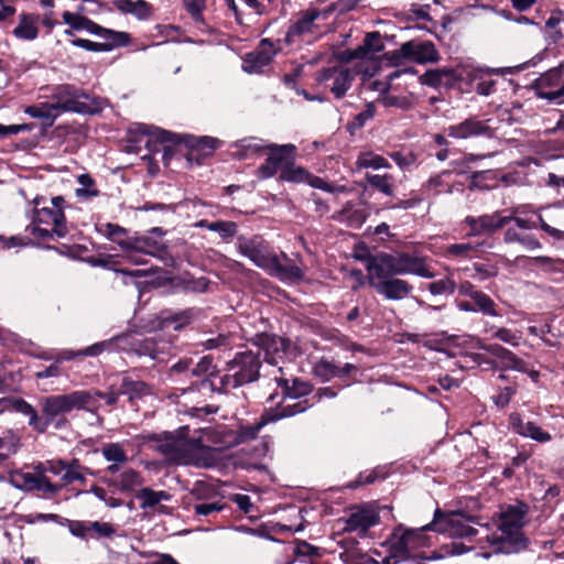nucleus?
Segmentation results:
<instances>
[{
	"instance_id": "1",
	"label": "nucleus",
	"mask_w": 564,
	"mask_h": 564,
	"mask_svg": "<svg viewBox=\"0 0 564 564\" xmlns=\"http://www.w3.org/2000/svg\"><path fill=\"white\" fill-rule=\"evenodd\" d=\"M188 426L180 427L175 433H149L142 435V443L161 453L164 458L177 465H189L194 460V453L198 449H210L209 438L217 433L213 427H204L198 435L189 436Z\"/></svg>"
},
{
	"instance_id": "2",
	"label": "nucleus",
	"mask_w": 564,
	"mask_h": 564,
	"mask_svg": "<svg viewBox=\"0 0 564 564\" xmlns=\"http://www.w3.org/2000/svg\"><path fill=\"white\" fill-rule=\"evenodd\" d=\"M529 511L528 505L517 502L501 507L499 513L498 532L490 533L489 528H482L489 551L477 553L478 556L489 558L494 554L512 553L525 545L522 528L525 524V517Z\"/></svg>"
},
{
	"instance_id": "3",
	"label": "nucleus",
	"mask_w": 564,
	"mask_h": 564,
	"mask_svg": "<svg viewBox=\"0 0 564 564\" xmlns=\"http://www.w3.org/2000/svg\"><path fill=\"white\" fill-rule=\"evenodd\" d=\"M33 205L32 224L26 230L39 239L66 237L68 227L64 215L65 199L62 196L50 199L36 197Z\"/></svg>"
},
{
	"instance_id": "4",
	"label": "nucleus",
	"mask_w": 564,
	"mask_h": 564,
	"mask_svg": "<svg viewBox=\"0 0 564 564\" xmlns=\"http://www.w3.org/2000/svg\"><path fill=\"white\" fill-rule=\"evenodd\" d=\"M310 406L307 401L297 402L294 404L285 405L281 410H272L264 413L261 419L252 424L241 425L237 432L229 430H213L217 433L214 437L209 438L210 449H224L231 447L251 440H254L259 432L269 422H275L280 419L293 416L303 413Z\"/></svg>"
},
{
	"instance_id": "5",
	"label": "nucleus",
	"mask_w": 564,
	"mask_h": 564,
	"mask_svg": "<svg viewBox=\"0 0 564 564\" xmlns=\"http://www.w3.org/2000/svg\"><path fill=\"white\" fill-rule=\"evenodd\" d=\"M239 252L250 259L257 267L268 271L271 275L281 280H297L302 278V270L288 263V258H280L270 250L268 243L259 237L239 238Z\"/></svg>"
},
{
	"instance_id": "6",
	"label": "nucleus",
	"mask_w": 564,
	"mask_h": 564,
	"mask_svg": "<svg viewBox=\"0 0 564 564\" xmlns=\"http://www.w3.org/2000/svg\"><path fill=\"white\" fill-rule=\"evenodd\" d=\"M427 530H432V524L429 523L420 529L397 525L381 544L387 552L381 564H399L419 557V550L427 545V538L423 534Z\"/></svg>"
},
{
	"instance_id": "7",
	"label": "nucleus",
	"mask_w": 564,
	"mask_h": 564,
	"mask_svg": "<svg viewBox=\"0 0 564 564\" xmlns=\"http://www.w3.org/2000/svg\"><path fill=\"white\" fill-rule=\"evenodd\" d=\"M40 405L43 414L41 419L46 423V429L55 419L74 410L93 412L98 408L91 392L85 390L41 398Z\"/></svg>"
},
{
	"instance_id": "8",
	"label": "nucleus",
	"mask_w": 564,
	"mask_h": 564,
	"mask_svg": "<svg viewBox=\"0 0 564 564\" xmlns=\"http://www.w3.org/2000/svg\"><path fill=\"white\" fill-rule=\"evenodd\" d=\"M260 366V352L252 350L239 352L227 364L226 373L219 377V384L213 381L212 386L226 392L253 382L259 377Z\"/></svg>"
},
{
	"instance_id": "9",
	"label": "nucleus",
	"mask_w": 564,
	"mask_h": 564,
	"mask_svg": "<svg viewBox=\"0 0 564 564\" xmlns=\"http://www.w3.org/2000/svg\"><path fill=\"white\" fill-rule=\"evenodd\" d=\"M366 268L370 280H386L390 274L403 273H413L422 278L432 276L424 263L405 254H378L367 260Z\"/></svg>"
},
{
	"instance_id": "10",
	"label": "nucleus",
	"mask_w": 564,
	"mask_h": 564,
	"mask_svg": "<svg viewBox=\"0 0 564 564\" xmlns=\"http://www.w3.org/2000/svg\"><path fill=\"white\" fill-rule=\"evenodd\" d=\"M329 14L330 10H319L317 8H308L301 12L288 30L286 42L294 43L297 39L305 42L313 41L325 31Z\"/></svg>"
},
{
	"instance_id": "11",
	"label": "nucleus",
	"mask_w": 564,
	"mask_h": 564,
	"mask_svg": "<svg viewBox=\"0 0 564 564\" xmlns=\"http://www.w3.org/2000/svg\"><path fill=\"white\" fill-rule=\"evenodd\" d=\"M432 530L447 534L452 538H465L471 539L477 536V543L479 552L489 551L488 544L485 539H480L484 535L482 528L476 529L468 523V520L459 513L442 514L441 511H435L434 521L431 522Z\"/></svg>"
},
{
	"instance_id": "12",
	"label": "nucleus",
	"mask_w": 564,
	"mask_h": 564,
	"mask_svg": "<svg viewBox=\"0 0 564 564\" xmlns=\"http://www.w3.org/2000/svg\"><path fill=\"white\" fill-rule=\"evenodd\" d=\"M52 104L58 115L63 112L94 113L99 106L87 94L70 85H59L54 88Z\"/></svg>"
},
{
	"instance_id": "13",
	"label": "nucleus",
	"mask_w": 564,
	"mask_h": 564,
	"mask_svg": "<svg viewBox=\"0 0 564 564\" xmlns=\"http://www.w3.org/2000/svg\"><path fill=\"white\" fill-rule=\"evenodd\" d=\"M464 344H468L471 348L484 349L496 356L503 368L528 373L533 380L539 377V372L533 370L528 362L519 359L512 351L497 345H486L481 339L473 336H466Z\"/></svg>"
},
{
	"instance_id": "14",
	"label": "nucleus",
	"mask_w": 564,
	"mask_h": 564,
	"mask_svg": "<svg viewBox=\"0 0 564 564\" xmlns=\"http://www.w3.org/2000/svg\"><path fill=\"white\" fill-rule=\"evenodd\" d=\"M482 69H455L452 67H443L429 69L420 76V83L434 88L452 87L458 80L463 79L464 74L467 75L470 82L481 78L484 75Z\"/></svg>"
},
{
	"instance_id": "15",
	"label": "nucleus",
	"mask_w": 564,
	"mask_h": 564,
	"mask_svg": "<svg viewBox=\"0 0 564 564\" xmlns=\"http://www.w3.org/2000/svg\"><path fill=\"white\" fill-rule=\"evenodd\" d=\"M352 79L354 73L344 65L324 68L316 75L317 86L332 91L336 98L345 95Z\"/></svg>"
},
{
	"instance_id": "16",
	"label": "nucleus",
	"mask_w": 564,
	"mask_h": 564,
	"mask_svg": "<svg viewBox=\"0 0 564 564\" xmlns=\"http://www.w3.org/2000/svg\"><path fill=\"white\" fill-rule=\"evenodd\" d=\"M293 159L294 156L292 159L285 160L284 164L282 165V171L280 173V178L282 181L293 183H306L314 188H319L329 193L345 191L344 186L329 185L324 180L312 175L307 170L295 164L293 162Z\"/></svg>"
},
{
	"instance_id": "17",
	"label": "nucleus",
	"mask_w": 564,
	"mask_h": 564,
	"mask_svg": "<svg viewBox=\"0 0 564 564\" xmlns=\"http://www.w3.org/2000/svg\"><path fill=\"white\" fill-rule=\"evenodd\" d=\"M341 521L345 523L344 531L357 532L362 535L379 523L380 516L373 506L362 505L351 508L349 514Z\"/></svg>"
},
{
	"instance_id": "18",
	"label": "nucleus",
	"mask_w": 564,
	"mask_h": 564,
	"mask_svg": "<svg viewBox=\"0 0 564 564\" xmlns=\"http://www.w3.org/2000/svg\"><path fill=\"white\" fill-rule=\"evenodd\" d=\"M193 319V312L191 310L172 313L169 311L161 312L160 315L151 318L142 326L143 332L153 333L158 330H181L184 326L188 325Z\"/></svg>"
},
{
	"instance_id": "19",
	"label": "nucleus",
	"mask_w": 564,
	"mask_h": 564,
	"mask_svg": "<svg viewBox=\"0 0 564 564\" xmlns=\"http://www.w3.org/2000/svg\"><path fill=\"white\" fill-rule=\"evenodd\" d=\"M267 150L270 151L269 156L257 170L258 177L262 180L274 176L279 170L282 171L285 160L294 156L296 147L291 143L283 145L271 143Z\"/></svg>"
},
{
	"instance_id": "20",
	"label": "nucleus",
	"mask_w": 564,
	"mask_h": 564,
	"mask_svg": "<svg viewBox=\"0 0 564 564\" xmlns=\"http://www.w3.org/2000/svg\"><path fill=\"white\" fill-rule=\"evenodd\" d=\"M398 55L419 64L434 63L440 59L435 45L430 41H409L403 43Z\"/></svg>"
},
{
	"instance_id": "21",
	"label": "nucleus",
	"mask_w": 564,
	"mask_h": 564,
	"mask_svg": "<svg viewBox=\"0 0 564 564\" xmlns=\"http://www.w3.org/2000/svg\"><path fill=\"white\" fill-rule=\"evenodd\" d=\"M17 412L28 416L29 425L39 433L46 431V423L42 422L35 408L22 398L10 397L0 399V412Z\"/></svg>"
},
{
	"instance_id": "22",
	"label": "nucleus",
	"mask_w": 564,
	"mask_h": 564,
	"mask_svg": "<svg viewBox=\"0 0 564 564\" xmlns=\"http://www.w3.org/2000/svg\"><path fill=\"white\" fill-rule=\"evenodd\" d=\"M278 381L279 387L282 389L283 393V403L279 405L276 410H281L285 405L294 404L297 402L307 401L310 408L314 405V402H311V399H307L306 397L312 393V386L304 380L301 379H293L292 384H290V381L284 378H275Z\"/></svg>"
},
{
	"instance_id": "23",
	"label": "nucleus",
	"mask_w": 564,
	"mask_h": 564,
	"mask_svg": "<svg viewBox=\"0 0 564 564\" xmlns=\"http://www.w3.org/2000/svg\"><path fill=\"white\" fill-rule=\"evenodd\" d=\"M165 232L159 228H152L144 235L133 236V246L131 252H142L153 257H162L166 250L163 240Z\"/></svg>"
},
{
	"instance_id": "24",
	"label": "nucleus",
	"mask_w": 564,
	"mask_h": 564,
	"mask_svg": "<svg viewBox=\"0 0 564 564\" xmlns=\"http://www.w3.org/2000/svg\"><path fill=\"white\" fill-rule=\"evenodd\" d=\"M275 52L274 44L270 40H262L256 51L246 54L242 59V69L249 74L261 73L270 64Z\"/></svg>"
},
{
	"instance_id": "25",
	"label": "nucleus",
	"mask_w": 564,
	"mask_h": 564,
	"mask_svg": "<svg viewBox=\"0 0 564 564\" xmlns=\"http://www.w3.org/2000/svg\"><path fill=\"white\" fill-rule=\"evenodd\" d=\"M256 345L260 355L263 352V358L270 365L278 366L280 360L283 359L288 341L275 335L260 334L256 337Z\"/></svg>"
},
{
	"instance_id": "26",
	"label": "nucleus",
	"mask_w": 564,
	"mask_h": 564,
	"mask_svg": "<svg viewBox=\"0 0 564 564\" xmlns=\"http://www.w3.org/2000/svg\"><path fill=\"white\" fill-rule=\"evenodd\" d=\"M133 354L139 357H149L152 360L163 362L171 354V341L162 339L158 340L154 337H147L143 340L137 339Z\"/></svg>"
},
{
	"instance_id": "27",
	"label": "nucleus",
	"mask_w": 564,
	"mask_h": 564,
	"mask_svg": "<svg viewBox=\"0 0 564 564\" xmlns=\"http://www.w3.org/2000/svg\"><path fill=\"white\" fill-rule=\"evenodd\" d=\"M509 424L512 431L522 437H528L539 443H547L552 440L549 432L543 431L531 421L524 422L521 415L517 412L510 414Z\"/></svg>"
},
{
	"instance_id": "28",
	"label": "nucleus",
	"mask_w": 564,
	"mask_h": 564,
	"mask_svg": "<svg viewBox=\"0 0 564 564\" xmlns=\"http://www.w3.org/2000/svg\"><path fill=\"white\" fill-rule=\"evenodd\" d=\"M135 498L140 501V508L142 510L155 509L156 512L162 514L171 513V509L169 507L161 505L162 501H169L172 498V496L165 490L156 491L149 487H144L135 494Z\"/></svg>"
},
{
	"instance_id": "29",
	"label": "nucleus",
	"mask_w": 564,
	"mask_h": 564,
	"mask_svg": "<svg viewBox=\"0 0 564 564\" xmlns=\"http://www.w3.org/2000/svg\"><path fill=\"white\" fill-rule=\"evenodd\" d=\"M466 224L470 227L471 235L490 234L510 221V217H505L500 213L492 215H482L479 217H467Z\"/></svg>"
},
{
	"instance_id": "30",
	"label": "nucleus",
	"mask_w": 564,
	"mask_h": 564,
	"mask_svg": "<svg viewBox=\"0 0 564 564\" xmlns=\"http://www.w3.org/2000/svg\"><path fill=\"white\" fill-rule=\"evenodd\" d=\"M489 127L481 120L476 118H468L459 123L451 124L446 129L448 137L454 139H468L487 134Z\"/></svg>"
},
{
	"instance_id": "31",
	"label": "nucleus",
	"mask_w": 564,
	"mask_h": 564,
	"mask_svg": "<svg viewBox=\"0 0 564 564\" xmlns=\"http://www.w3.org/2000/svg\"><path fill=\"white\" fill-rule=\"evenodd\" d=\"M96 230L108 240L117 243L122 250L132 251L133 237L128 235L126 228L111 223H97Z\"/></svg>"
},
{
	"instance_id": "32",
	"label": "nucleus",
	"mask_w": 564,
	"mask_h": 564,
	"mask_svg": "<svg viewBox=\"0 0 564 564\" xmlns=\"http://www.w3.org/2000/svg\"><path fill=\"white\" fill-rule=\"evenodd\" d=\"M40 17L34 13L22 12L12 34L22 41H34L39 36Z\"/></svg>"
},
{
	"instance_id": "33",
	"label": "nucleus",
	"mask_w": 564,
	"mask_h": 564,
	"mask_svg": "<svg viewBox=\"0 0 564 564\" xmlns=\"http://www.w3.org/2000/svg\"><path fill=\"white\" fill-rule=\"evenodd\" d=\"M83 11V6H78L75 12L65 11L63 13L64 22L75 31H86L96 35V32H100V26L84 17Z\"/></svg>"
},
{
	"instance_id": "34",
	"label": "nucleus",
	"mask_w": 564,
	"mask_h": 564,
	"mask_svg": "<svg viewBox=\"0 0 564 564\" xmlns=\"http://www.w3.org/2000/svg\"><path fill=\"white\" fill-rule=\"evenodd\" d=\"M271 143H265L263 140L257 138H247L235 142L232 148V154L238 159H249L267 150Z\"/></svg>"
},
{
	"instance_id": "35",
	"label": "nucleus",
	"mask_w": 564,
	"mask_h": 564,
	"mask_svg": "<svg viewBox=\"0 0 564 564\" xmlns=\"http://www.w3.org/2000/svg\"><path fill=\"white\" fill-rule=\"evenodd\" d=\"M185 142L191 150L189 155L208 156L220 147V141L213 137L187 135Z\"/></svg>"
},
{
	"instance_id": "36",
	"label": "nucleus",
	"mask_w": 564,
	"mask_h": 564,
	"mask_svg": "<svg viewBox=\"0 0 564 564\" xmlns=\"http://www.w3.org/2000/svg\"><path fill=\"white\" fill-rule=\"evenodd\" d=\"M383 50V43L379 33H369L364 40L362 46L354 52L355 58L377 57Z\"/></svg>"
},
{
	"instance_id": "37",
	"label": "nucleus",
	"mask_w": 564,
	"mask_h": 564,
	"mask_svg": "<svg viewBox=\"0 0 564 564\" xmlns=\"http://www.w3.org/2000/svg\"><path fill=\"white\" fill-rule=\"evenodd\" d=\"M121 393L127 395L130 401L141 399L152 393L151 387L139 380H132L129 377H124L121 382Z\"/></svg>"
},
{
	"instance_id": "38",
	"label": "nucleus",
	"mask_w": 564,
	"mask_h": 564,
	"mask_svg": "<svg viewBox=\"0 0 564 564\" xmlns=\"http://www.w3.org/2000/svg\"><path fill=\"white\" fill-rule=\"evenodd\" d=\"M24 112L32 118L41 119L46 126H52L55 119L59 116L56 108L51 102H41L34 106H28Z\"/></svg>"
},
{
	"instance_id": "39",
	"label": "nucleus",
	"mask_w": 564,
	"mask_h": 564,
	"mask_svg": "<svg viewBox=\"0 0 564 564\" xmlns=\"http://www.w3.org/2000/svg\"><path fill=\"white\" fill-rule=\"evenodd\" d=\"M194 227L197 228H207L210 231L217 232L221 238L227 239L231 238L237 234V225L234 221H207V220H199L194 224Z\"/></svg>"
},
{
	"instance_id": "40",
	"label": "nucleus",
	"mask_w": 564,
	"mask_h": 564,
	"mask_svg": "<svg viewBox=\"0 0 564 564\" xmlns=\"http://www.w3.org/2000/svg\"><path fill=\"white\" fill-rule=\"evenodd\" d=\"M375 292L388 300H401L405 297L411 288L409 284H369Z\"/></svg>"
},
{
	"instance_id": "41",
	"label": "nucleus",
	"mask_w": 564,
	"mask_h": 564,
	"mask_svg": "<svg viewBox=\"0 0 564 564\" xmlns=\"http://www.w3.org/2000/svg\"><path fill=\"white\" fill-rule=\"evenodd\" d=\"M79 186L75 189L77 198L88 200L99 195L95 180L89 174H80L77 177Z\"/></svg>"
},
{
	"instance_id": "42",
	"label": "nucleus",
	"mask_w": 564,
	"mask_h": 564,
	"mask_svg": "<svg viewBox=\"0 0 564 564\" xmlns=\"http://www.w3.org/2000/svg\"><path fill=\"white\" fill-rule=\"evenodd\" d=\"M314 375L323 381H329L333 378H341V370L338 365L328 359H321L314 366Z\"/></svg>"
},
{
	"instance_id": "43",
	"label": "nucleus",
	"mask_w": 564,
	"mask_h": 564,
	"mask_svg": "<svg viewBox=\"0 0 564 564\" xmlns=\"http://www.w3.org/2000/svg\"><path fill=\"white\" fill-rule=\"evenodd\" d=\"M340 557L345 564H381V562L369 557L357 545H351L350 547L345 549L340 554Z\"/></svg>"
},
{
	"instance_id": "44",
	"label": "nucleus",
	"mask_w": 564,
	"mask_h": 564,
	"mask_svg": "<svg viewBox=\"0 0 564 564\" xmlns=\"http://www.w3.org/2000/svg\"><path fill=\"white\" fill-rule=\"evenodd\" d=\"M356 164L360 169L380 170L390 167L387 159L370 151L360 153Z\"/></svg>"
},
{
	"instance_id": "45",
	"label": "nucleus",
	"mask_w": 564,
	"mask_h": 564,
	"mask_svg": "<svg viewBox=\"0 0 564 564\" xmlns=\"http://www.w3.org/2000/svg\"><path fill=\"white\" fill-rule=\"evenodd\" d=\"M96 35L107 41V43H104L107 50H110L115 46H124L129 43L130 40L129 34L126 32H117L101 26L100 32H96Z\"/></svg>"
},
{
	"instance_id": "46",
	"label": "nucleus",
	"mask_w": 564,
	"mask_h": 564,
	"mask_svg": "<svg viewBox=\"0 0 564 564\" xmlns=\"http://www.w3.org/2000/svg\"><path fill=\"white\" fill-rule=\"evenodd\" d=\"M116 339L108 338L98 343H95L90 346H87L84 349H80V355L87 356V357H98L102 355L104 352L108 354H115V346H116Z\"/></svg>"
},
{
	"instance_id": "47",
	"label": "nucleus",
	"mask_w": 564,
	"mask_h": 564,
	"mask_svg": "<svg viewBox=\"0 0 564 564\" xmlns=\"http://www.w3.org/2000/svg\"><path fill=\"white\" fill-rule=\"evenodd\" d=\"M104 458L109 463H126L128 456L120 443H107L101 448Z\"/></svg>"
},
{
	"instance_id": "48",
	"label": "nucleus",
	"mask_w": 564,
	"mask_h": 564,
	"mask_svg": "<svg viewBox=\"0 0 564 564\" xmlns=\"http://www.w3.org/2000/svg\"><path fill=\"white\" fill-rule=\"evenodd\" d=\"M36 474L15 471L10 475V484L20 490L33 491Z\"/></svg>"
},
{
	"instance_id": "49",
	"label": "nucleus",
	"mask_w": 564,
	"mask_h": 564,
	"mask_svg": "<svg viewBox=\"0 0 564 564\" xmlns=\"http://www.w3.org/2000/svg\"><path fill=\"white\" fill-rule=\"evenodd\" d=\"M228 8L235 13L238 22L240 19V6L251 9L256 14H263V6L258 0H224Z\"/></svg>"
},
{
	"instance_id": "50",
	"label": "nucleus",
	"mask_w": 564,
	"mask_h": 564,
	"mask_svg": "<svg viewBox=\"0 0 564 564\" xmlns=\"http://www.w3.org/2000/svg\"><path fill=\"white\" fill-rule=\"evenodd\" d=\"M141 475L133 469H127L121 473L117 486L121 491H131L134 488L141 486Z\"/></svg>"
},
{
	"instance_id": "51",
	"label": "nucleus",
	"mask_w": 564,
	"mask_h": 564,
	"mask_svg": "<svg viewBox=\"0 0 564 564\" xmlns=\"http://www.w3.org/2000/svg\"><path fill=\"white\" fill-rule=\"evenodd\" d=\"M491 336L508 345L517 347L522 339V333L520 330H511L505 327H491Z\"/></svg>"
},
{
	"instance_id": "52",
	"label": "nucleus",
	"mask_w": 564,
	"mask_h": 564,
	"mask_svg": "<svg viewBox=\"0 0 564 564\" xmlns=\"http://www.w3.org/2000/svg\"><path fill=\"white\" fill-rule=\"evenodd\" d=\"M471 301L476 306V312L480 311L486 315L497 316L494 301L481 292L474 291L470 293Z\"/></svg>"
},
{
	"instance_id": "53",
	"label": "nucleus",
	"mask_w": 564,
	"mask_h": 564,
	"mask_svg": "<svg viewBox=\"0 0 564 564\" xmlns=\"http://www.w3.org/2000/svg\"><path fill=\"white\" fill-rule=\"evenodd\" d=\"M357 64V73L362 76V79L370 80L380 69V61L378 57H364L359 58Z\"/></svg>"
},
{
	"instance_id": "54",
	"label": "nucleus",
	"mask_w": 564,
	"mask_h": 564,
	"mask_svg": "<svg viewBox=\"0 0 564 564\" xmlns=\"http://www.w3.org/2000/svg\"><path fill=\"white\" fill-rule=\"evenodd\" d=\"M19 446V438L10 432L2 437L0 436V463L8 459L12 454H15Z\"/></svg>"
},
{
	"instance_id": "55",
	"label": "nucleus",
	"mask_w": 564,
	"mask_h": 564,
	"mask_svg": "<svg viewBox=\"0 0 564 564\" xmlns=\"http://www.w3.org/2000/svg\"><path fill=\"white\" fill-rule=\"evenodd\" d=\"M367 182L383 194L391 196L392 189V176L390 174H367Z\"/></svg>"
},
{
	"instance_id": "56",
	"label": "nucleus",
	"mask_w": 564,
	"mask_h": 564,
	"mask_svg": "<svg viewBox=\"0 0 564 564\" xmlns=\"http://www.w3.org/2000/svg\"><path fill=\"white\" fill-rule=\"evenodd\" d=\"M85 476L82 473V467L78 464V462L75 459L70 464L66 463L65 468L63 470V475L61 477V480L64 485H69L75 481H85Z\"/></svg>"
},
{
	"instance_id": "57",
	"label": "nucleus",
	"mask_w": 564,
	"mask_h": 564,
	"mask_svg": "<svg viewBox=\"0 0 564 564\" xmlns=\"http://www.w3.org/2000/svg\"><path fill=\"white\" fill-rule=\"evenodd\" d=\"M116 339L115 352H133V348L137 345V338L131 332L121 333L112 337Z\"/></svg>"
},
{
	"instance_id": "58",
	"label": "nucleus",
	"mask_w": 564,
	"mask_h": 564,
	"mask_svg": "<svg viewBox=\"0 0 564 564\" xmlns=\"http://www.w3.org/2000/svg\"><path fill=\"white\" fill-rule=\"evenodd\" d=\"M343 219L347 220L350 226L359 227L366 220V214L362 210L354 209L352 204L347 203L340 210Z\"/></svg>"
},
{
	"instance_id": "59",
	"label": "nucleus",
	"mask_w": 564,
	"mask_h": 564,
	"mask_svg": "<svg viewBox=\"0 0 564 564\" xmlns=\"http://www.w3.org/2000/svg\"><path fill=\"white\" fill-rule=\"evenodd\" d=\"M116 533L112 524L100 521H89V539L110 538Z\"/></svg>"
},
{
	"instance_id": "60",
	"label": "nucleus",
	"mask_w": 564,
	"mask_h": 564,
	"mask_svg": "<svg viewBox=\"0 0 564 564\" xmlns=\"http://www.w3.org/2000/svg\"><path fill=\"white\" fill-rule=\"evenodd\" d=\"M141 131L149 135L151 140L159 141L163 144L167 142L174 143L176 141V137L174 134L158 127L144 126Z\"/></svg>"
},
{
	"instance_id": "61",
	"label": "nucleus",
	"mask_w": 564,
	"mask_h": 564,
	"mask_svg": "<svg viewBox=\"0 0 564 564\" xmlns=\"http://www.w3.org/2000/svg\"><path fill=\"white\" fill-rule=\"evenodd\" d=\"M561 79V73L558 69H551L547 73L543 74L538 80H536V89L538 95L540 91H545V88L550 87H556L560 84Z\"/></svg>"
},
{
	"instance_id": "62",
	"label": "nucleus",
	"mask_w": 564,
	"mask_h": 564,
	"mask_svg": "<svg viewBox=\"0 0 564 564\" xmlns=\"http://www.w3.org/2000/svg\"><path fill=\"white\" fill-rule=\"evenodd\" d=\"M215 366L210 356H204L191 368V377L214 376Z\"/></svg>"
},
{
	"instance_id": "63",
	"label": "nucleus",
	"mask_w": 564,
	"mask_h": 564,
	"mask_svg": "<svg viewBox=\"0 0 564 564\" xmlns=\"http://www.w3.org/2000/svg\"><path fill=\"white\" fill-rule=\"evenodd\" d=\"M69 532L79 539H89V521H76L64 519Z\"/></svg>"
},
{
	"instance_id": "64",
	"label": "nucleus",
	"mask_w": 564,
	"mask_h": 564,
	"mask_svg": "<svg viewBox=\"0 0 564 564\" xmlns=\"http://www.w3.org/2000/svg\"><path fill=\"white\" fill-rule=\"evenodd\" d=\"M225 509V505L220 501L203 502L193 506L194 514L197 517H207L215 512H220Z\"/></svg>"
}]
</instances>
